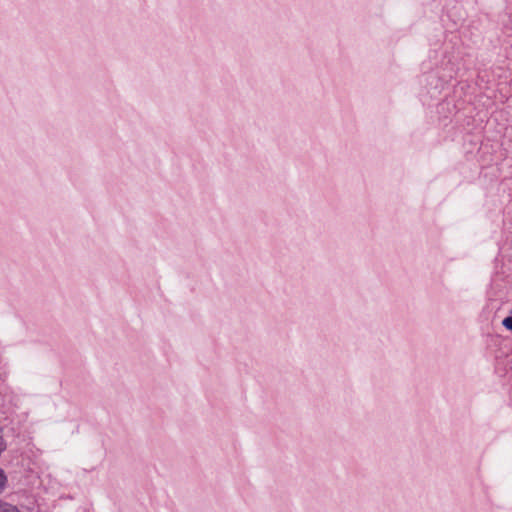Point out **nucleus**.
I'll list each match as a JSON object with an SVG mask.
<instances>
[{
	"label": "nucleus",
	"mask_w": 512,
	"mask_h": 512,
	"mask_svg": "<svg viewBox=\"0 0 512 512\" xmlns=\"http://www.w3.org/2000/svg\"><path fill=\"white\" fill-rule=\"evenodd\" d=\"M0 512H20L16 506L8 503H0Z\"/></svg>",
	"instance_id": "nucleus-1"
},
{
	"label": "nucleus",
	"mask_w": 512,
	"mask_h": 512,
	"mask_svg": "<svg viewBox=\"0 0 512 512\" xmlns=\"http://www.w3.org/2000/svg\"><path fill=\"white\" fill-rule=\"evenodd\" d=\"M502 325L509 331L512 332V316H508L503 319Z\"/></svg>",
	"instance_id": "nucleus-2"
},
{
	"label": "nucleus",
	"mask_w": 512,
	"mask_h": 512,
	"mask_svg": "<svg viewBox=\"0 0 512 512\" xmlns=\"http://www.w3.org/2000/svg\"><path fill=\"white\" fill-rule=\"evenodd\" d=\"M6 482H7V477L4 474V472L1 470L0 471V494L3 492V490L6 486Z\"/></svg>",
	"instance_id": "nucleus-3"
}]
</instances>
